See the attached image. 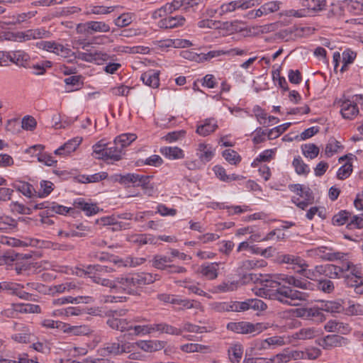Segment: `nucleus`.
Returning a JSON list of instances; mask_svg holds the SVG:
<instances>
[{
  "instance_id": "nucleus-18",
  "label": "nucleus",
  "mask_w": 363,
  "mask_h": 363,
  "mask_svg": "<svg viewBox=\"0 0 363 363\" xmlns=\"http://www.w3.org/2000/svg\"><path fill=\"white\" fill-rule=\"evenodd\" d=\"M82 139L77 137L68 140L63 145L55 151L56 155H67L76 150L77 147L82 143Z\"/></svg>"
},
{
  "instance_id": "nucleus-50",
  "label": "nucleus",
  "mask_w": 363,
  "mask_h": 363,
  "mask_svg": "<svg viewBox=\"0 0 363 363\" xmlns=\"http://www.w3.org/2000/svg\"><path fill=\"white\" fill-rule=\"evenodd\" d=\"M192 44L188 40H181V39H175V40H164V43L161 45L162 47H174V48H188L191 46Z\"/></svg>"
},
{
  "instance_id": "nucleus-26",
  "label": "nucleus",
  "mask_w": 363,
  "mask_h": 363,
  "mask_svg": "<svg viewBox=\"0 0 363 363\" xmlns=\"http://www.w3.org/2000/svg\"><path fill=\"white\" fill-rule=\"evenodd\" d=\"M155 331L169 335H180L182 330L165 323L152 324V333Z\"/></svg>"
},
{
  "instance_id": "nucleus-34",
  "label": "nucleus",
  "mask_w": 363,
  "mask_h": 363,
  "mask_svg": "<svg viewBox=\"0 0 363 363\" xmlns=\"http://www.w3.org/2000/svg\"><path fill=\"white\" fill-rule=\"evenodd\" d=\"M160 152L170 160L182 159L184 157L183 150L177 147H165L161 148Z\"/></svg>"
},
{
  "instance_id": "nucleus-33",
  "label": "nucleus",
  "mask_w": 363,
  "mask_h": 363,
  "mask_svg": "<svg viewBox=\"0 0 363 363\" xmlns=\"http://www.w3.org/2000/svg\"><path fill=\"white\" fill-rule=\"evenodd\" d=\"M33 240H29L28 242H26L7 236H3L0 238V243L11 247H27L29 245H35V244L33 243Z\"/></svg>"
},
{
  "instance_id": "nucleus-62",
  "label": "nucleus",
  "mask_w": 363,
  "mask_h": 363,
  "mask_svg": "<svg viewBox=\"0 0 363 363\" xmlns=\"http://www.w3.org/2000/svg\"><path fill=\"white\" fill-rule=\"evenodd\" d=\"M237 288L236 284L234 282H223L214 287L213 292L220 293L234 291Z\"/></svg>"
},
{
  "instance_id": "nucleus-49",
  "label": "nucleus",
  "mask_w": 363,
  "mask_h": 363,
  "mask_svg": "<svg viewBox=\"0 0 363 363\" xmlns=\"http://www.w3.org/2000/svg\"><path fill=\"white\" fill-rule=\"evenodd\" d=\"M317 331L314 328H302L295 334V338L298 340H309L315 337Z\"/></svg>"
},
{
  "instance_id": "nucleus-10",
  "label": "nucleus",
  "mask_w": 363,
  "mask_h": 363,
  "mask_svg": "<svg viewBox=\"0 0 363 363\" xmlns=\"http://www.w3.org/2000/svg\"><path fill=\"white\" fill-rule=\"evenodd\" d=\"M133 275H130L125 277H118L115 279L114 291H125L128 294H131L134 291V288L136 287L135 281H133Z\"/></svg>"
},
{
  "instance_id": "nucleus-20",
  "label": "nucleus",
  "mask_w": 363,
  "mask_h": 363,
  "mask_svg": "<svg viewBox=\"0 0 363 363\" xmlns=\"http://www.w3.org/2000/svg\"><path fill=\"white\" fill-rule=\"evenodd\" d=\"M320 309L330 313H339L345 311V306L341 300L323 301L321 302Z\"/></svg>"
},
{
  "instance_id": "nucleus-37",
  "label": "nucleus",
  "mask_w": 363,
  "mask_h": 363,
  "mask_svg": "<svg viewBox=\"0 0 363 363\" xmlns=\"http://www.w3.org/2000/svg\"><path fill=\"white\" fill-rule=\"evenodd\" d=\"M357 57V53L350 49H346L342 55V65L340 72H344L347 70L348 65L352 64Z\"/></svg>"
},
{
  "instance_id": "nucleus-15",
  "label": "nucleus",
  "mask_w": 363,
  "mask_h": 363,
  "mask_svg": "<svg viewBox=\"0 0 363 363\" xmlns=\"http://www.w3.org/2000/svg\"><path fill=\"white\" fill-rule=\"evenodd\" d=\"M132 322L127 319L112 317L108 319L107 324L112 329L121 332H128L130 334L132 328Z\"/></svg>"
},
{
  "instance_id": "nucleus-51",
  "label": "nucleus",
  "mask_w": 363,
  "mask_h": 363,
  "mask_svg": "<svg viewBox=\"0 0 363 363\" xmlns=\"http://www.w3.org/2000/svg\"><path fill=\"white\" fill-rule=\"evenodd\" d=\"M24 285L16 283V286H11V290L9 293L12 295L17 296L20 298L24 299V300H29L30 297L31 296V294L23 291V289L24 288Z\"/></svg>"
},
{
  "instance_id": "nucleus-57",
  "label": "nucleus",
  "mask_w": 363,
  "mask_h": 363,
  "mask_svg": "<svg viewBox=\"0 0 363 363\" xmlns=\"http://www.w3.org/2000/svg\"><path fill=\"white\" fill-rule=\"evenodd\" d=\"M315 285V288L317 287L319 290L325 293H331L334 290V284L332 281L329 279L319 280L317 285Z\"/></svg>"
},
{
  "instance_id": "nucleus-30",
  "label": "nucleus",
  "mask_w": 363,
  "mask_h": 363,
  "mask_svg": "<svg viewBox=\"0 0 363 363\" xmlns=\"http://www.w3.org/2000/svg\"><path fill=\"white\" fill-rule=\"evenodd\" d=\"M50 32L45 28H35L26 30V40L48 38L50 36Z\"/></svg>"
},
{
  "instance_id": "nucleus-36",
  "label": "nucleus",
  "mask_w": 363,
  "mask_h": 363,
  "mask_svg": "<svg viewBox=\"0 0 363 363\" xmlns=\"http://www.w3.org/2000/svg\"><path fill=\"white\" fill-rule=\"evenodd\" d=\"M291 190L296 191L298 195H299L301 197L303 198V199L309 201H314V196L313 195V192L308 187H304L301 184H294L291 187Z\"/></svg>"
},
{
  "instance_id": "nucleus-17",
  "label": "nucleus",
  "mask_w": 363,
  "mask_h": 363,
  "mask_svg": "<svg viewBox=\"0 0 363 363\" xmlns=\"http://www.w3.org/2000/svg\"><path fill=\"white\" fill-rule=\"evenodd\" d=\"M217 128V121L214 118H207L203 123L197 126L196 132L199 135L206 137L213 133Z\"/></svg>"
},
{
  "instance_id": "nucleus-58",
  "label": "nucleus",
  "mask_w": 363,
  "mask_h": 363,
  "mask_svg": "<svg viewBox=\"0 0 363 363\" xmlns=\"http://www.w3.org/2000/svg\"><path fill=\"white\" fill-rule=\"evenodd\" d=\"M83 311L78 307H68L65 309L58 310L55 312V315L59 314L62 315H65L67 317L73 316V315H79L82 314Z\"/></svg>"
},
{
  "instance_id": "nucleus-28",
  "label": "nucleus",
  "mask_w": 363,
  "mask_h": 363,
  "mask_svg": "<svg viewBox=\"0 0 363 363\" xmlns=\"http://www.w3.org/2000/svg\"><path fill=\"white\" fill-rule=\"evenodd\" d=\"M93 301V298L91 296H77V297H72V296H67V297H62L57 299L54 300V304L56 305H63L65 303H89Z\"/></svg>"
},
{
  "instance_id": "nucleus-63",
  "label": "nucleus",
  "mask_w": 363,
  "mask_h": 363,
  "mask_svg": "<svg viewBox=\"0 0 363 363\" xmlns=\"http://www.w3.org/2000/svg\"><path fill=\"white\" fill-rule=\"evenodd\" d=\"M345 313L350 315H363V306L359 303H352L345 309Z\"/></svg>"
},
{
  "instance_id": "nucleus-56",
  "label": "nucleus",
  "mask_w": 363,
  "mask_h": 363,
  "mask_svg": "<svg viewBox=\"0 0 363 363\" xmlns=\"http://www.w3.org/2000/svg\"><path fill=\"white\" fill-rule=\"evenodd\" d=\"M40 190L37 191V196L43 198L49 195L53 190V184L49 181L40 182Z\"/></svg>"
},
{
  "instance_id": "nucleus-16",
  "label": "nucleus",
  "mask_w": 363,
  "mask_h": 363,
  "mask_svg": "<svg viewBox=\"0 0 363 363\" xmlns=\"http://www.w3.org/2000/svg\"><path fill=\"white\" fill-rule=\"evenodd\" d=\"M313 251L315 255L318 256L320 258L329 261L340 259L343 257L342 253L339 252H333L331 249L325 246L317 247Z\"/></svg>"
},
{
  "instance_id": "nucleus-7",
  "label": "nucleus",
  "mask_w": 363,
  "mask_h": 363,
  "mask_svg": "<svg viewBox=\"0 0 363 363\" xmlns=\"http://www.w3.org/2000/svg\"><path fill=\"white\" fill-rule=\"evenodd\" d=\"M235 312L245 311L250 309L254 311H264L267 305L262 300L258 298H250L245 301H235Z\"/></svg>"
},
{
  "instance_id": "nucleus-6",
  "label": "nucleus",
  "mask_w": 363,
  "mask_h": 363,
  "mask_svg": "<svg viewBox=\"0 0 363 363\" xmlns=\"http://www.w3.org/2000/svg\"><path fill=\"white\" fill-rule=\"evenodd\" d=\"M110 30V26L102 21H88L77 26L78 32H84L86 35H92L95 32L106 33Z\"/></svg>"
},
{
  "instance_id": "nucleus-11",
  "label": "nucleus",
  "mask_w": 363,
  "mask_h": 363,
  "mask_svg": "<svg viewBox=\"0 0 363 363\" xmlns=\"http://www.w3.org/2000/svg\"><path fill=\"white\" fill-rule=\"evenodd\" d=\"M186 19L182 16H166L158 22V26L164 29H173L184 25Z\"/></svg>"
},
{
  "instance_id": "nucleus-54",
  "label": "nucleus",
  "mask_w": 363,
  "mask_h": 363,
  "mask_svg": "<svg viewBox=\"0 0 363 363\" xmlns=\"http://www.w3.org/2000/svg\"><path fill=\"white\" fill-rule=\"evenodd\" d=\"M108 177V174L105 172L96 173L91 175H83L82 176L81 182L82 183H91V182H97L105 179Z\"/></svg>"
},
{
  "instance_id": "nucleus-12",
  "label": "nucleus",
  "mask_w": 363,
  "mask_h": 363,
  "mask_svg": "<svg viewBox=\"0 0 363 363\" xmlns=\"http://www.w3.org/2000/svg\"><path fill=\"white\" fill-rule=\"evenodd\" d=\"M347 339L337 335H328L323 337L319 342V345L325 350H330L333 347H341L346 344Z\"/></svg>"
},
{
  "instance_id": "nucleus-14",
  "label": "nucleus",
  "mask_w": 363,
  "mask_h": 363,
  "mask_svg": "<svg viewBox=\"0 0 363 363\" xmlns=\"http://www.w3.org/2000/svg\"><path fill=\"white\" fill-rule=\"evenodd\" d=\"M341 114L344 118L352 120L359 113V108L354 101L345 100L341 104Z\"/></svg>"
},
{
  "instance_id": "nucleus-35",
  "label": "nucleus",
  "mask_w": 363,
  "mask_h": 363,
  "mask_svg": "<svg viewBox=\"0 0 363 363\" xmlns=\"http://www.w3.org/2000/svg\"><path fill=\"white\" fill-rule=\"evenodd\" d=\"M137 138L135 134L133 133H124L121 134L114 140L115 145H118L120 148L123 149L131 144Z\"/></svg>"
},
{
  "instance_id": "nucleus-45",
  "label": "nucleus",
  "mask_w": 363,
  "mask_h": 363,
  "mask_svg": "<svg viewBox=\"0 0 363 363\" xmlns=\"http://www.w3.org/2000/svg\"><path fill=\"white\" fill-rule=\"evenodd\" d=\"M301 149L304 156L311 159L315 158L319 154V147L313 143L305 144Z\"/></svg>"
},
{
  "instance_id": "nucleus-13",
  "label": "nucleus",
  "mask_w": 363,
  "mask_h": 363,
  "mask_svg": "<svg viewBox=\"0 0 363 363\" xmlns=\"http://www.w3.org/2000/svg\"><path fill=\"white\" fill-rule=\"evenodd\" d=\"M138 347L146 352H154L165 347V342L157 340H140L136 342Z\"/></svg>"
},
{
  "instance_id": "nucleus-29",
  "label": "nucleus",
  "mask_w": 363,
  "mask_h": 363,
  "mask_svg": "<svg viewBox=\"0 0 363 363\" xmlns=\"http://www.w3.org/2000/svg\"><path fill=\"white\" fill-rule=\"evenodd\" d=\"M8 58L17 65L25 67L29 60V56L23 51L17 50L10 52Z\"/></svg>"
},
{
  "instance_id": "nucleus-39",
  "label": "nucleus",
  "mask_w": 363,
  "mask_h": 363,
  "mask_svg": "<svg viewBox=\"0 0 363 363\" xmlns=\"http://www.w3.org/2000/svg\"><path fill=\"white\" fill-rule=\"evenodd\" d=\"M106 150L104 151L103 157L105 159H111L115 161H118L121 159L122 150L118 145L114 144V146L106 148Z\"/></svg>"
},
{
  "instance_id": "nucleus-44",
  "label": "nucleus",
  "mask_w": 363,
  "mask_h": 363,
  "mask_svg": "<svg viewBox=\"0 0 363 363\" xmlns=\"http://www.w3.org/2000/svg\"><path fill=\"white\" fill-rule=\"evenodd\" d=\"M17 226V221L7 216H0V231H6L15 228Z\"/></svg>"
},
{
  "instance_id": "nucleus-24",
  "label": "nucleus",
  "mask_w": 363,
  "mask_h": 363,
  "mask_svg": "<svg viewBox=\"0 0 363 363\" xmlns=\"http://www.w3.org/2000/svg\"><path fill=\"white\" fill-rule=\"evenodd\" d=\"M44 147L41 145H34L30 147L28 150L29 152H32V150L38 151L39 152L36 154L37 159L38 162L45 164L47 166H52L54 164L57 162L56 160L53 159V157L46 153L42 152Z\"/></svg>"
},
{
  "instance_id": "nucleus-53",
  "label": "nucleus",
  "mask_w": 363,
  "mask_h": 363,
  "mask_svg": "<svg viewBox=\"0 0 363 363\" xmlns=\"http://www.w3.org/2000/svg\"><path fill=\"white\" fill-rule=\"evenodd\" d=\"M145 259L144 258H132L128 257L125 259H119L115 261L116 264H118V266L123 267H135L137 265L143 264Z\"/></svg>"
},
{
  "instance_id": "nucleus-3",
  "label": "nucleus",
  "mask_w": 363,
  "mask_h": 363,
  "mask_svg": "<svg viewBox=\"0 0 363 363\" xmlns=\"http://www.w3.org/2000/svg\"><path fill=\"white\" fill-rule=\"evenodd\" d=\"M131 351L130 346L127 344H121L118 342H108L98 350V354L101 356H119L123 353Z\"/></svg>"
},
{
  "instance_id": "nucleus-5",
  "label": "nucleus",
  "mask_w": 363,
  "mask_h": 363,
  "mask_svg": "<svg viewBox=\"0 0 363 363\" xmlns=\"http://www.w3.org/2000/svg\"><path fill=\"white\" fill-rule=\"evenodd\" d=\"M37 47L63 57H70L72 53V50L69 48L55 41H40L37 43Z\"/></svg>"
},
{
  "instance_id": "nucleus-8",
  "label": "nucleus",
  "mask_w": 363,
  "mask_h": 363,
  "mask_svg": "<svg viewBox=\"0 0 363 363\" xmlns=\"http://www.w3.org/2000/svg\"><path fill=\"white\" fill-rule=\"evenodd\" d=\"M279 260L281 263L288 264V268L293 269L296 273L301 267L306 266V262L303 258L294 255H281L279 257Z\"/></svg>"
},
{
  "instance_id": "nucleus-22",
  "label": "nucleus",
  "mask_w": 363,
  "mask_h": 363,
  "mask_svg": "<svg viewBox=\"0 0 363 363\" xmlns=\"http://www.w3.org/2000/svg\"><path fill=\"white\" fill-rule=\"evenodd\" d=\"M196 155L199 158L200 161L205 164L213 158L214 152L211 145L200 143L196 149Z\"/></svg>"
},
{
  "instance_id": "nucleus-32",
  "label": "nucleus",
  "mask_w": 363,
  "mask_h": 363,
  "mask_svg": "<svg viewBox=\"0 0 363 363\" xmlns=\"http://www.w3.org/2000/svg\"><path fill=\"white\" fill-rule=\"evenodd\" d=\"M173 261L172 258L165 255H155L152 260V265L153 267L160 269L166 270L169 266L168 263Z\"/></svg>"
},
{
  "instance_id": "nucleus-19",
  "label": "nucleus",
  "mask_w": 363,
  "mask_h": 363,
  "mask_svg": "<svg viewBox=\"0 0 363 363\" xmlns=\"http://www.w3.org/2000/svg\"><path fill=\"white\" fill-rule=\"evenodd\" d=\"M303 9L308 12V16L312 13L320 11L324 9L326 5L325 0H301Z\"/></svg>"
},
{
  "instance_id": "nucleus-41",
  "label": "nucleus",
  "mask_w": 363,
  "mask_h": 363,
  "mask_svg": "<svg viewBox=\"0 0 363 363\" xmlns=\"http://www.w3.org/2000/svg\"><path fill=\"white\" fill-rule=\"evenodd\" d=\"M152 333V324L150 325H134L133 322H132V328L130 332V335H144L150 334Z\"/></svg>"
},
{
  "instance_id": "nucleus-9",
  "label": "nucleus",
  "mask_w": 363,
  "mask_h": 363,
  "mask_svg": "<svg viewBox=\"0 0 363 363\" xmlns=\"http://www.w3.org/2000/svg\"><path fill=\"white\" fill-rule=\"evenodd\" d=\"M253 1V0H238L223 4L220 7V14L223 15L227 13L233 12L237 9H241L242 10L249 9L254 6Z\"/></svg>"
},
{
  "instance_id": "nucleus-38",
  "label": "nucleus",
  "mask_w": 363,
  "mask_h": 363,
  "mask_svg": "<svg viewBox=\"0 0 363 363\" xmlns=\"http://www.w3.org/2000/svg\"><path fill=\"white\" fill-rule=\"evenodd\" d=\"M177 305H179L182 307L179 310L191 309L196 308L199 310H203V306L199 301L190 299H182L177 297Z\"/></svg>"
},
{
  "instance_id": "nucleus-46",
  "label": "nucleus",
  "mask_w": 363,
  "mask_h": 363,
  "mask_svg": "<svg viewBox=\"0 0 363 363\" xmlns=\"http://www.w3.org/2000/svg\"><path fill=\"white\" fill-rule=\"evenodd\" d=\"M72 210L71 208H67L62 205H60L55 202L50 203V206L49 207V211L48 212V216H53L54 214L57 213L60 215H66L69 211Z\"/></svg>"
},
{
  "instance_id": "nucleus-59",
  "label": "nucleus",
  "mask_w": 363,
  "mask_h": 363,
  "mask_svg": "<svg viewBox=\"0 0 363 363\" xmlns=\"http://www.w3.org/2000/svg\"><path fill=\"white\" fill-rule=\"evenodd\" d=\"M347 228L350 230L359 229L363 228V213L359 216H353L350 221L347 223Z\"/></svg>"
},
{
  "instance_id": "nucleus-25",
  "label": "nucleus",
  "mask_w": 363,
  "mask_h": 363,
  "mask_svg": "<svg viewBox=\"0 0 363 363\" xmlns=\"http://www.w3.org/2000/svg\"><path fill=\"white\" fill-rule=\"evenodd\" d=\"M140 79L145 85L152 88H157L160 84L159 72L155 70L144 72Z\"/></svg>"
},
{
  "instance_id": "nucleus-60",
  "label": "nucleus",
  "mask_w": 363,
  "mask_h": 363,
  "mask_svg": "<svg viewBox=\"0 0 363 363\" xmlns=\"http://www.w3.org/2000/svg\"><path fill=\"white\" fill-rule=\"evenodd\" d=\"M352 172V165L350 162H346L342 165L337 172V176L339 179H345L347 178Z\"/></svg>"
},
{
  "instance_id": "nucleus-21",
  "label": "nucleus",
  "mask_w": 363,
  "mask_h": 363,
  "mask_svg": "<svg viewBox=\"0 0 363 363\" xmlns=\"http://www.w3.org/2000/svg\"><path fill=\"white\" fill-rule=\"evenodd\" d=\"M133 281H135V284L137 286H140L142 285H146L153 283L155 281L158 280L160 279V276L158 274H152L150 273H137L133 274Z\"/></svg>"
},
{
  "instance_id": "nucleus-31",
  "label": "nucleus",
  "mask_w": 363,
  "mask_h": 363,
  "mask_svg": "<svg viewBox=\"0 0 363 363\" xmlns=\"http://www.w3.org/2000/svg\"><path fill=\"white\" fill-rule=\"evenodd\" d=\"M325 329L328 332H336L342 334H345L349 331V327L347 324L338 322L335 320H331L328 321L325 325Z\"/></svg>"
},
{
  "instance_id": "nucleus-47",
  "label": "nucleus",
  "mask_w": 363,
  "mask_h": 363,
  "mask_svg": "<svg viewBox=\"0 0 363 363\" xmlns=\"http://www.w3.org/2000/svg\"><path fill=\"white\" fill-rule=\"evenodd\" d=\"M291 123H286L282 125H278L269 130L267 133V137L269 140H273L278 138L284 132H285L290 126Z\"/></svg>"
},
{
  "instance_id": "nucleus-64",
  "label": "nucleus",
  "mask_w": 363,
  "mask_h": 363,
  "mask_svg": "<svg viewBox=\"0 0 363 363\" xmlns=\"http://www.w3.org/2000/svg\"><path fill=\"white\" fill-rule=\"evenodd\" d=\"M22 128L26 130H33L37 125L36 120L30 116H26L22 119Z\"/></svg>"
},
{
  "instance_id": "nucleus-52",
  "label": "nucleus",
  "mask_w": 363,
  "mask_h": 363,
  "mask_svg": "<svg viewBox=\"0 0 363 363\" xmlns=\"http://www.w3.org/2000/svg\"><path fill=\"white\" fill-rule=\"evenodd\" d=\"M350 216V212L345 210L341 211L333 217L332 221L334 225H342L347 223Z\"/></svg>"
},
{
  "instance_id": "nucleus-42",
  "label": "nucleus",
  "mask_w": 363,
  "mask_h": 363,
  "mask_svg": "<svg viewBox=\"0 0 363 363\" xmlns=\"http://www.w3.org/2000/svg\"><path fill=\"white\" fill-rule=\"evenodd\" d=\"M242 347L240 345H234L228 350L229 358L231 362L238 363L242 358Z\"/></svg>"
},
{
  "instance_id": "nucleus-55",
  "label": "nucleus",
  "mask_w": 363,
  "mask_h": 363,
  "mask_svg": "<svg viewBox=\"0 0 363 363\" xmlns=\"http://www.w3.org/2000/svg\"><path fill=\"white\" fill-rule=\"evenodd\" d=\"M293 166L298 174H307L310 171L308 166L300 157L294 160Z\"/></svg>"
},
{
  "instance_id": "nucleus-4",
  "label": "nucleus",
  "mask_w": 363,
  "mask_h": 363,
  "mask_svg": "<svg viewBox=\"0 0 363 363\" xmlns=\"http://www.w3.org/2000/svg\"><path fill=\"white\" fill-rule=\"evenodd\" d=\"M227 328L233 332L240 334L259 333L262 330L261 323L253 324L249 322L229 323Z\"/></svg>"
},
{
  "instance_id": "nucleus-43",
  "label": "nucleus",
  "mask_w": 363,
  "mask_h": 363,
  "mask_svg": "<svg viewBox=\"0 0 363 363\" xmlns=\"http://www.w3.org/2000/svg\"><path fill=\"white\" fill-rule=\"evenodd\" d=\"M77 207L85 212L88 216L96 214L99 208L96 204L88 203L84 201H79L77 203Z\"/></svg>"
},
{
  "instance_id": "nucleus-27",
  "label": "nucleus",
  "mask_w": 363,
  "mask_h": 363,
  "mask_svg": "<svg viewBox=\"0 0 363 363\" xmlns=\"http://www.w3.org/2000/svg\"><path fill=\"white\" fill-rule=\"evenodd\" d=\"M13 186L18 191L22 193L27 197L37 196V191L35 190L33 185L26 182H16L13 184Z\"/></svg>"
},
{
  "instance_id": "nucleus-40",
  "label": "nucleus",
  "mask_w": 363,
  "mask_h": 363,
  "mask_svg": "<svg viewBox=\"0 0 363 363\" xmlns=\"http://www.w3.org/2000/svg\"><path fill=\"white\" fill-rule=\"evenodd\" d=\"M343 148V146H342L335 138H330L328 140V142L326 145L325 150V154L328 157H332L334 154L337 152L338 149Z\"/></svg>"
},
{
  "instance_id": "nucleus-23",
  "label": "nucleus",
  "mask_w": 363,
  "mask_h": 363,
  "mask_svg": "<svg viewBox=\"0 0 363 363\" xmlns=\"http://www.w3.org/2000/svg\"><path fill=\"white\" fill-rule=\"evenodd\" d=\"M218 263L213 262L203 264L201 266L199 272L203 277L208 280H213L218 277Z\"/></svg>"
},
{
  "instance_id": "nucleus-2",
  "label": "nucleus",
  "mask_w": 363,
  "mask_h": 363,
  "mask_svg": "<svg viewBox=\"0 0 363 363\" xmlns=\"http://www.w3.org/2000/svg\"><path fill=\"white\" fill-rule=\"evenodd\" d=\"M119 182L123 185L132 184L134 187L140 186L144 190L145 194L152 196L154 191V185L150 183L152 176L139 174L135 173H128L124 175H120Z\"/></svg>"
},
{
  "instance_id": "nucleus-48",
  "label": "nucleus",
  "mask_w": 363,
  "mask_h": 363,
  "mask_svg": "<svg viewBox=\"0 0 363 363\" xmlns=\"http://www.w3.org/2000/svg\"><path fill=\"white\" fill-rule=\"evenodd\" d=\"M223 157L230 164L237 165L241 161V157L236 151L231 149L225 150L223 152Z\"/></svg>"
},
{
  "instance_id": "nucleus-1",
  "label": "nucleus",
  "mask_w": 363,
  "mask_h": 363,
  "mask_svg": "<svg viewBox=\"0 0 363 363\" xmlns=\"http://www.w3.org/2000/svg\"><path fill=\"white\" fill-rule=\"evenodd\" d=\"M250 279L262 286L259 289V295L268 297L269 299L279 301L289 306H300L308 301L310 295L306 291H298L287 286L281 283L306 291L315 290L313 283L304 279H298L294 276L285 274H250Z\"/></svg>"
},
{
  "instance_id": "nucleus-61",
  "label": "nucleus",
  "mask_w": 363,
  "mask_h": 363,
  "mask_svg": "<svg viewBox=\"0 0 363 363\" xmlns=\"http://www.w3.org/2000/svg\"><path fill=\"white\" fill-rule=\"evenodd\" d=\"M132 16L130 13H123L116 18L114 21L116 26L118 27H125L132 23Z\"/></svg>"
}]
</instances>
